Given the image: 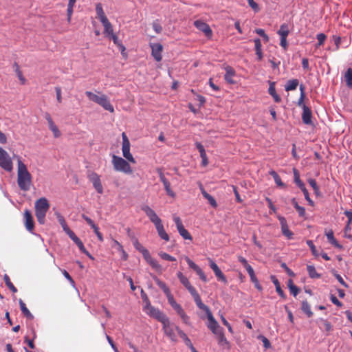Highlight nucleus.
I'll list each match as a JSON object with an SVG mask.
<instances>
[{
  "label": "nucleus",
  "instance_id": "1",
  "mask_svg": "<svg viewBox=\"0 0 352 352\" xmlns=\"http://www.w3.org/2000/svg\"><path fill=\"white\" fill-rule=\"evenodd\" d=\"M18 157L17 163V184L23 191H28L32 185V177L28 170L26 165Z\"/></svg>",
  "mask_w": 352,
  "mask_h": 352
},
{
  "label": "nucleus",
  "instance_id": "2",
  "mask_svg": "<svg viewBox=\"0 0 352 352\" xmlns=\"http://www.w3.org/2000/svg\"><path fill=\"white\" fill-rule=\"evenodd\" d=\"M197 307L204 311L206 314L207 318L208 320V323L207 324L208 328L214 333L217 334L219 331H223V329L219 326L215 318H214L210 308L204 304L203 302L199 303Z\"/></svg>",
  "mask_w": 352,
  "mask_h": 352
},
{
  "label": "nucleus",
  "instance_id": "3",
  "mask_svg": "<svg viewBox=\"0 0 352 352\" xmlns=\"http://www.w3.org/2000/svg\"><path fill=\"white\" fill-rule=\"evenodd\" d=\"M177 276L180 280L181 283L187 289V290L190 293L192 296L194 298V300L197 305H199V303L202 302V300L201 299V297L198 292H197L196 289L191 285L190 281L181 272H179L177 274Z\"/></svg>",
  "mask_w": 352,
  "mask_h": 352
},
{
  "label": "nucleus",
  "instance_id": "4",
  "mask_svg": "<svg viewBox=\"0 0 352 352\" xmlns=\"http://www.w3.org/2000/svg\"><path fill=\"white\" fill-rule=\"evenodd\" d=\"M50 209V204L45 197H41L35 202V215L38 220H43L46 212Z\"/></svg>",
  "mask_w": 352,
  "mask_h": 352
},
{
  "label": "nucleus",
  "instance_id": "5",
  "mask_svg": "<svg viewBox=\"0 0 352 352\" xmlns=\"http://www.w3.org/2000/svg\"><path fill=\"white\" fill-rule=\"evenodd\" d=\"M112 164L113 165V168L116 171L123 172L126 174H131L133 173V170L129 162H127L121 157L113 155Z\"/></svg>",
  "mask_w": 352,
  "mask_h": 352
},
{
  "label": "nucleus",
  "instance_id": "6",
  "mask_svg": "<svg viewBox=\"0 0 352 352\" xmlns=\"http://www.w3.org/2000/svg\"><path fill=\"white\" fill-rule=\"evenodd\" d=\"M144 300L146 303L145 306L144 307V311L148 315H149L151 317L155 318L160 322L166 318V316L162 312H161L158 309L155 308L154 307H153L151 305L150 301L146 296H145V298H144Z\"/></svg>",
  "mask_w": 352,
  "mask_h": 352
},
{
  "label": "nucleus",
  "instance_id": "7",
  "mask_svg": "<svg viewBox=\"0 0 352 352\" xmlns=\"http://www.w3.org/2000/svg\"><path fill=\"white\" fill-rule=\"evenodd\" d=\"M142 249H139V251L142 252L144 259L146 262L158 273H162L163 271V268L159 263L154 259L150 254L148 250L144 248L143 246H141Z\"/></svg>",
  "mask_w": 352,
  "mask_h": 352
},
{
  "label": "nucleus",
  "instance_id": "8",
  "mask_svg": "<svg viewBox=\"0 0 352 352\" xmlns=\"http://www.w3.org/2000/svg\"><path fill=\"white\" fill-rule=\"evenodd\" d=\"M0 166L6 171L10 172L12 168V162L8 153L0 147Z\"/></svg>",
  "mask_w": 352,
  "mask_h": 352
},
{
  "label": "nucleus",
  "instance_id": "9",
  "mask_svg": "<svg viewBox=\"0 0 352 352\" xmlns=\"http://www.w3.org/2000/svg\"><path fill=\"white\" fill-rule=\"evenodd\" d=\"M122 153L123 156L130 162L135 163V160L130 153V142L125 133H122Z\"/></svg>",
  "mask_w": 352,
  "mask_h": 352
},
{
  "label": "nucleus",
  "instance_id": "10",
  "mask_svg": "<svg viewBox=\"0 0 352 352\" xmlns=\"http://www.w3.org/2000/svg\"><path fill=\"white\" fill-rule=\"evenodd\" d=\"M161 322L163 325V330L165 335L168 337L171 341L176 342L177 336L174 332V326L170 322L168 318L166 317Z\"/></svg>",
  "mask_w": 352,
  "mask_h": 352
},
{
  "label": "nucleus",
  "instance_id": "11",
  "mask_svg": "<svg viewBox=\"0 0 352 352\" xmlns=\"http://www.w3.org/2000/svg\"><path fill=\"white\" fill-rule=\"evenodd\" d=\"M87 177L89 179V181L92 182L96 190L98 193L102 194L103 192V188L101 184L100 176L95 172L89 171L87 174Z\"/></svg>",
  "mask_w": 352,
  "mask_h": 352
},
{
  "label": "nucleus",
  "instance_id": "12",
  "mask_svg": "<svg viewBox=\"0 0 352 352\" xmlns=\"http://www.w3.org/2000/svg\"><path fill=\"white\" fill-rule=\"evenodd\" d=\"M185 260H186V263H188V265H189V267L190 268H192L197 273V274L199 276V278L204 282L206 283L208 281V278H207L206 276L205 275L204 272H203V270L188 256L185 257Z\"/></svg>",
  "mask_w": 352,
  "mask_h": 352
},
{
  "label": "nucleus",
  "instance_id": "13",
  "mask_svg": "<svg viewBox=\"0 0 352 352\" xmlns=\"http://www.w3.org/2000/svg\"><path fill=\"white\" fill-rule=\"evenodd\" d=\"M185 260H186V263H188V265H189V267L190 268H192L197 273V274L199 276V278L204 282L206 283L208 281V278H207L206 276L205 275L204 272H203V270L188 256L185 257Z\"/></svg>",
  "mask_w": 352,
  "mask_h": 352
},
{
  "label": "nucleus",
  "instance_id": "14",
  "mask_svg": "<svg viewBox=\"0 0 352 352\" xmlns=\"http://www.w3.org/2000/svg\"><path fill=\"white\" fill-rule=\"evenodd\" d=\"M44 117L47 121L49 129L53 132L54 138H59L61 135V133L54 122L50 114L48 112H45Z\"/></svg>",
  "mask_w": 352,
  "mask_h": 352
},
{
  "label": "nucleus",
  "instance_id": "15",
  "mask_svg": "<svg viewBox=\"0 0 352 352\" xmlns=\"http://www.w3.org/2000/svg\"><path fill=\"white\" fill-rule=\"evenodd\" d=\"M194 25L198 30L203 32L208 38H210L212 36V30L205 22L201 20H197L194 22Z\"/></svg>",
  "mask_w": 352,
  "mask_h": 352
},
{
  "label": "nucleus",
  "instance_id": "16",
  "mask_svg": "<svg viewBox=\"0 0 352 352\" xmlns=\"http://www.w3.org/2000/svg\"><path fill=\"white\" fill-rule=\"evenodd\" d=\"M157 172L159 174V176H160V180L162 181V182L163 183L164 186V188H165V190L167 192V194L172 197H174L175 196V192L171 190L170 188V182L166 179L163 172H162V168H157Z\"/></svg>",
  "mask_w": 352,
  "mask_h": 352
},
{
  "label": "nucleus",
  "instance_id": "17",
  "mask_svg": "<svg viewBox=\"0 0 352 352\" xmlns=\"http://www.w3.org/2000/svg\"><path fill=\"white\" fill-rule=\"evenodd\" d=\"M210 267L213 270L216 277L219 280L223 282L224 283H227V279L223 273L219 269L218 265L212 260L209 259Z\"/></svg>",
  "mask_w": 352,
  "mask_h": 352
},
{
  "label": "nucleus",
  "instance_id": "18",
  "mask_svg": "<svg viewBox=\"0 0 352 352\" xmlns=\"http://www.w3.org/2000/svg\"><path fill=\"white\" fill-rule=\"evenodd\" d=\"M151 54L157 62L160 61L162 58V52L163 50V46L160 43H151Z\"/></svg>",
  "mask_w": 352,
  "mask_h": 352
},
{
  "label": "nucleus",
  "instance_id": "19",
  "mask_svg": "<svg viewBox=\"0 0 352 352\" xmlns=\"http://www.w3.org/2000/svg\"><path fill=\"white\" fill-rule=\"evenodd\" d=\"M303 111L302 113V122L307 125H313V122L311 120L312 113L309 107L303 104Z\"/></svg>",
  "mask_w": 352,
  "mask_h": 352
},
{
  "label": "nucleus",
  "instance_id": "20",
  "mask_svg": "<svg viewBox=\"0 0 352 352\" xmlns=\"http://www.w3.org/2000/svg\"><path fill=\"white\" fill-rule=\"evenodd\" d=\"M154 222H155V228L157 231L159 236L162 239H163L166 241H168L170 239L169 236L167 234V232H166V230H164V226L162 224V221H154Z\"/></svg>",
  "mask_w": 352,
  "mask_h": 352
},
{
  "label": "nucleus",
  "instance_id": "21",
  "mask_svg": "<svg viewBox=\"0 0 352 352\" xmlns=\"http://www.w3.org/2000/svg\"><path fill=\"white\" fill-rule=\"evenodd\" d=\"M176 226L179 234L186 240H192V238L188 231L184 228L182 221H176Z\"/></svg>",
  "mask_w": 352,
  "mask_h": 352
},
{
  "label": "nucleus",
  "instance_id": "22",
  "mask_svg": "<svg viewBox=\"0 0 352 352\" xmlns=\"http://www.w3.org/2000/svg\"><path fill=\"white\" fill-rule=\"evenodd\" d=\"M175 311L177 313V314L181 317L182 320L185 324H190V318L189 316L186 315L184 310L182 307V306L179 304H177L173 307Z\"/></svg>",
  "mask_w": 352,
  "mask_h": 352
},
{
  "label": "nucleus",
  "instance_id": "23",
  "mask_svg": "<svg viewBox=\"0 0 352 352\" xmlns=\"http://www.w3.org/2000/svg\"><path fill=\"white\" fill-rule=\"evenodd\" d=\"M325 235L327 236L328 242L333 245L334 247L342 250L343 249V246L340 245L337 240L335 239L333 236V232L331 230H327L325 232Z\"/></svg>",
  "mask_w": 352,
  "mask_h": 352
},
{
  "label": "nucleus",
  "instance_id": "24",
  "mask_svg": "<svg viewBox=\"0 0 352 352\" xmlns=\"http://www.w3.org/2000/svg\"><path fill=\"white\" fill-rule=\"evenodd\" d=\"M98 104L111 113L114 112L113 107L111 104L109 100L107 98V96L104 94H102V98Z\"/></svg>",
  "mask_w": 352,
  "mask_h": 352
},
{
  "label": "nucleus",
  "instance_id": "25",
  "mask_svg": "<svg viewBox=\"0 0 352 352\" xmlns=\"http://www.w3.org/2000/svg\"><path fill=\"white\" fill-rule=\"evenodd\" d=\"M175 327L179 336H180V338H182L183 340L184 341L186 345L188 346L192 352H194L195 351L194 349H196L193 346L190 340L188 338L187 335L182 330H181L178 327Z\"/></svg>",
  "mask_w": 352,
  "mask_h": 352
},
{
  "label": "nucleus",
  "instance_id": "26",
  "mask_svg": "<svg viewBox=\"0 0 352 352\" xmlns=\"http://www.w3.org/2000/svg\"><path fill=\"white\" fill-rule=\"evenodd\" d=\"M234 75H235L234 69L230 66H227L226 67V74L224 76L225 80L229 84H234L235 81L232 79V77Z\"/></svg>",
  "mask_w": 352,
  "mask_h": 352
},
{
  "label": "nucleus",
  "instance_id": "27",
  "mask_svg": "<svg viewBox=\"0 0 352 352\" xmlns=\"http://www.w3.org/2000/svg\"><path fill=\"white\" fill-rule=\"evenodd\" d=\"M101 23L104 26V34H105L107 37L114 34L113 26L108 19L104 20Z\"/></svg>",
  "mask_w": 352,
  "mask_h": 352
},
{
  "label": "nucleus",
  "instance_id": "28",
  "mask_svg": "<svg viewBox=\"0 0 352 352\" xmlns=\"http://www.w3.org/2000/svg\"><path fill=\"white\" fill-rule=\"evenodd\" d=\"M281 230L283 234L288 239H293L294 233L289 229L286 221H281Z\"/></svg>",
  "mask_w": 352,
  "mask_h": 352
},
{
  "label": "nucleus",
  "instance_id": "29",
  "mask_svg": "<svg viewBox=\"0 0 352 352\" xmlns=\"http://www.w3.org/2000/svg\"><path fill=\"white\" fill-rule=\"evenodd\" d=\"M110 38H111L114 43L115 45H116L119 49L121 50V53L123 56H126V54L125 52V47L122 45V42L118 39V37L115 34H112L109 36Z\"/></svg>",
  "mask_w": 352,
  "mask_h": 352
},
{
  "label": "nucleus",
  "instance_id": "30",
  "mask_svg": "<svg viewBox=\"0 0 352 352\" xmlns=\"http://www.w3.org/2000/svg\"><path fill=\"white\" fill-rule=\"evenodd\" d=\"M271 279L272 280V283H274V285L276 287V292L278 294V295L281 298H283V299H285L286 298V295L285 294L283 290L281 289L280 285V283L278 280V279L274 276H272L271 277Z\"/></svg>",
  "mask_w": 352,
  "mask_h": 352
},
{
  "label": "nucleus",
  "instance_id": "31",
  "mask_svg": "<svg viewBox=\"0 0 352 352\" xmlns=\"http://www.w3.org/2000/svg\"><path fill=\"white\" fill-rule=\"evenodd\" d=\"M254 45H255V51L256 54L257 55V58L258 60H261L263 58V52L261 50V42L260 38H255L254 40Z\"/></svg>",
  "mask_w": 352,
  "mask_h": 352
},
{
  "label": "nucleus",
  "instance_id": "32",
  "mask_svg": "<svg viewBox=\"0 0 352 352\" xmlns=\"http://www.w3.org/2000/svg\"><path fill=\"white\" fill-rule=\"evenodd\" d=\"M301 310L307 316V317L310 318L313 316V312L311 309V305L307 302V300H303L301 303Z\"/></svg>",
  "mask_w": 352,
  "mask_h": 352
},
{
  "label": "nucleus",
  "instance_id": "33",
  "mask_svg": "<svg viewBox=\"0 0 352 352\" xmlns=\"http://www.w3.org/2000/svg\"><path fill=\"white\" fill-rule=\"evenodd\" d=\"M96 12L98 18L100 20V22L103 21L104 20L108 19L103 11L102 6L100 3H98L96 4Z\"/></svg>",
  "mask_w": 352,
  "mask_h": 352
},
{
  "label": "nucleus",
  "instance_id": "34",
  "mask_svg": "<svg viewBox=\"0 0 352 352\" xmlns=\"http://www.w3.org/2000/svg\"><path fill=\"white\" fill-rule=\"evenodd\" d=\"M153 278L155 280V283L158 285V287L160 289L163 290L166 296L171 293L169 288L167 287L165 283H164L157 277H154Z\"/></svg>",
  "mask_w": 352,
  "mask_h": 352
},
{
  "label": "nucleus",
  "instance_id": "35",
  "mask_svg": "<svg viewBox=\"0 0 352 352\" xmlns=\"http://www.w3.org/2000/svg\"><path fill=\"white\" fill-rule=\"evenodd\" d=\"M19 305H20L21 310L22 313L23 314V315L28 318L32 319L33 318L32 314L29 311V309L27 308L25 304L23 302V301L21 299L19 300Z\"/></svg>",
  "mask_w": 352,
  "mask_h": 352
},
{
  "label": "nucleus",
  "instance_id": "36",
  "mask_svg": "<svg viewBox=\"0 0 352 352\" xmlns=\"http://www.w3.org/2000/svg\"><path fill=\"white\" fill-rule=\"evenodd\" d=\"M299 81L298 79L289 80L285 85V90L287 91L294 90L297 88Z\"/></svg>",
  "mask_w": 352,
  "mask_h": 352
},
{
  "label": "nucleus",
  "instance_id": "37",
  "mask_svg": "<svg viewBox=\"0 0 352 352\" xmlns=\"http://www.w3.org/2000/svg\"><path fill=\"white\" fill-rule=\"evenodd\" d=\"M294 172V182L296 184V185L300 188H304L305 187L304 183L300 180V174L298 170L296 168H293Z\"/></svg>",
  "mask_w": 352,
  "mask_h": 352
},
{
  "label": "nucleus",
  "instance_id": "38",
  "mask_svg": "<svg viewBox=\"0 0 352 352\" xmlns=\"http://www.w3.org/2000/svg\"><path fill=\"white\" fill-rule=\"evenodd\" d=\"M307 272L309 274V276L311 278H319L321 277V275L318 273H317L316 268L314 265H307Z\"/></svg>",
  "mask_w": 352,
  "mask_h": 352
},
{
  "label": "nucleus",
  "instance_id": "39",
  "mask_svg": "<svg viewBox=\"0 0 352 352\" xmlns=\"http://www.w3.org/2000/svg\"><path fill=\"white\" fill-rule=\"evenodd\" d=\"M270 175L273 177L274 182H276L278 186L281 188H285L286 186L285 184L281 181L280 176L277 174L276 171H270Z\"/></svg>",
  "mask_w": 352,
  "mask_h": 352
},
{
  "label": "nucleus",
  "instance_id": "40",
  "mask_svg": "<svg viewBox=\"0 0 352 352\" xmlns=\"http://www.w3.org/2000/svg\"><path fill=\"white\" fill-rule=\"evenodd\" d=\"M143 210L147 214L150 220H160V219L158 218L155 212L149 207L145 206L143 208Z\"/></svg>",
  "mask_w": 352,
  "mask_h": 352
},
{
  "label": "nucleus",
  "instance_id": "41",
  "mask_svg": "<svg viewBox=\"0 0 352 352\" xmlns=\"http://www.w3.org/2000/svg\"><path fill=\"white\" fill-rule=\"evenodd\" d=\"M76 0H69V3L67 5V21L68 23H70L71 21V17L73 13V9L74 6L76 3Z\"/></svg>",
  "mask_w": 352,
  "mask_h": 352
},
{
  "label": "nucleus",
  "instance_id": "42",
  "mask_svg": "<svg viewBox=\"0 0 352 352\" xmlns=\"http://www.w3.org/2000/svg\"><path fill=\"white\" fill-rule=\"evenodd\" d=\"M216 335L218 336V337H219V339H218L219 344L221 346H226L227 348H229V342L224 336L223 330L221 331H219V333H218Z\"/></svg>",
  "mask_w": 352,
  "mask_h": 352
},
{
  "label": "nucleus",
  "instance_id": "43",
  "mask_svg": "<svg viewBox=\"0 0 352 352\" xmlns=\"http://www.w3.org/2000/svg\"><path fill=\"white\" fill-rule=\"evenodd\" d=\"M85 94L89 98V99L90 100L97 103L98 104H99V102L102 98V95L98 96L89 91H86Z\"/></svg>",
  "mask_w": 352,
  "mask_h": 352
},
{
  "label": "nucleus",
  "instance_id": "44",
  "mask_svg": "<svg viewBox=\"0 0 352 352\" xmlns=\"http://www.w3.org/2000/svg\"><path fill=\"white\" fill-rule=\"evenodd\" d=\"M3 280L6 283V285L13 292L16 293L17 289L14 287V285L11 282L10 277L8 274H4L3 276Z\"/></svg>",
  "mask_w": 352,
  "mask_h": 352
},
{
  "label": "nucleus",
  "instance_id": "45",
  "mask_svg": "<svg viewBox=\"0 0 352 352\" xmlns=\"http://www.w3.org/2000/svg\"><path fill=\"white\" fill-rule=\"evenodd\" d=\"M344 78L346 81V84L347 87L351 88L352 87V69L349 68L345 74H344Z\"/></svg>",
  "mask_w": 352,
  "mask_h": 352
},
{
  "label": "nucleus",
  "instance_id": "46",
  "mask_svg": "<svg viewBox=\"0 0 352 352\" xmlns=\"http://www.w3.org/2000/svg\"><path fill=\"white\" fill-rule=\"evenodd\" d=\"M305 87L303 85H300V96L298 101V106L302 107L303 108V103L305 98Z\"/></svg>",
  "mask_w": 352,
  "mask_h": 352
},
{
  "label": "nucleus",
  "instance_id": "47",
  "mask_svg": "<svg viewBox=\"0 0 352 352\" xmlns=\"http://www.w3.org/2000/svg\"><path fill=\"white\" fill-rule=\"evenodd\" d=\"M278 34L280 37H287L289 34L288 25L285 23L281 25L280 30L278 31Z\"/></svg>",
  "mask_w": 352,
  "mask_h": 352
},
{
  "label": "nucleus",
  "instance_id": "48",
  "mask_svg": "<svg viewBox=\"0 0 352 352\" xmlns=\"http://www.w3.org/2000/svg\"><path fill=\"white\" fill-rule=\"evenodd\" d=\"M292 202L295 208L296 209V210L298 212L300 217H304L305 214V208L303 207L300 206L294 198L292 199Z\"/></svg>",
  "mask_w": 352,
  "mask_h": 352
},
{
  "label": "nucleus",
  "instance_id": "49",
  "mask_svg": "<svg viewBox=\"0 0 352 352\" xmlns=\"http://www.w3.org/2000/svg\"><path fill=\"white\" fill-rule=\"evenodd\" d=\"M89 223H90V225H91V228H93L94 232L97 235V237H98V240L100 241H103V236H102V233L99 231L98 227L96 224H94L93 221H89Z\"/></svg>",
  "mask_w": 352,
  "mask_h": 352
},
{
  "label": "nucleus",
  "instance_id": "50",
  "mask_svg": "<svg viewBox=\"0 0 352 352\" xmlns=\"http://www.w3.org/2000/svg\"><path fill=\"white\" fill-rule=\"evenodd\" d=\"M14 67H15V72L21 80V83L23 85L25 82V78L23 76L22 72L20 70L19 66L16 63H14Z\"/></svg>",
  "mask_w": 352,
  "mask_h": 352
},
{
  "label": "nucleus",
  "instance_id": "51",
  "mask_svg": "<svg viewBox=\"0 0 352 352\" xmlns=\"http://www.w3.org/2000/svg\"><path fill=\"white\" fill-rule=\"evenodd\" d=\"M332 274L334 275L336 278L338 280V282L343 285L344 287L348 288V284L344 280L342 277L337 273L336 270H332Z\"/></svg>",
  "mask_w": 352,
  "mask_h": 352
},
{
  "label": "nucleus",
  "instance_id": "52",
  "mask_svg": "<svg viewBox=\"0 0 352 352\" xmlns=\"http://www.w3.org/2000/svg\"><path fill=\"white\" fill-rule=\"evenodd\" d=\"M308 182L309 185L313 188L314 192L318 195L320 193L319 188L317 185L316 181L314 179H308Z\"/></svg>",
  "mask_w": 352,
  "mask_h": 352
},
{
  "label": "nucleus",
  "instance_id": "53",
  "mask_svg": "<svg viewBox=\"0 0 352 352\" xmlns=\"http://www.w3.org/2000/svg\"><path fill=\"white\" fill-rule=\"evenodd\" d=\"M159 256L164 260H166V261H176V258L172 256H170V254L166 253V252H161L159 253Z\"/></svg>",
  "mask_w": 352,
  "mask_h": 352
},
{
  "label": "nucleus",
  "instance_id": "54",
  "mask_svg": "<svg viewBox=\"0 0 352 352\" xmlns=\"http://www.w3.org/2000/svg\"><path fill=\"white\" fill-rule=\"evenodd\" d=\"M307 244L308 245V246L311 249V251L313 255L315 256H318L319 254H318V251L316 250V248L314 245L313 241H311V240H307Z\"/></svg>",
  "mask_w": 352,
  "mask_h": 352
},
{
  "label": "nucleus",
  "instance_id": "55",
  "mask_svg": "<svg viewBox=\"0 0 352 352\" xmlns=\"http://www.w3.org/2000/svg\"><path fill=\"white\" fill-rule=\"evenodd\" d=\"M76 245L78 247V248L82 253L87 255L89 258H91L92 259L94 258L92 257V256L90 254V253L86 250V248H85V246L81 241L78 243H77Z\"/></svg>",
  "mask_w": 352,
  "mask_h": 352
},
{
  "label": "nucleus",
  "instance_id": "56",
  "mask_svg": "<svg viewBox=\"0 0 352 352\" xmlns=\"http://www.w3.org/2000/svg\"><path fill=\"white\" fill-rule=\"evenodd\" d=\"M115 243L118 245V250L120 251L122 254V258L126 261L128 258V254L126 253V252L124 250L123 247L122 245L118 243L117 241H115Z\"/></svg>",
  "mask_w": 352,
  "mask_h": 352
},
{
  "label": "nucleus",
  "instance_id": "57",
  "mask_svg": "<svg viewBox=\"0 0 352 352\" xmlns=\"http://www.w3.org/2000/svg\"><path fill=\"white\" fill-rule=\"evenodd\" d=\"M327 36L324 34L320 33L317 35V39L318 41V43L316 45V47L320 46L323 45Z\"/></svg>",
  "mask_w": 352,
  "mask_h": 352
},
{
  "label": "nucleus",
  "instance_id": "58",
  "mask_svg": "<svg viewBox=\"0 0 352 352\" xmlns=\"http://www.w3.org/2000/svg\"><path fill=\"white\" fill-rule=\"evenodd\" d=\"M204 195L206 198L208 199L209 203L210 204L211 206H212L213 207H216L217 206V202L214 199V198L211 196L210 195L208 194L207 192H204Z\"/></svg>",
  "mask_w": 352,
  "mask_h": 352
},
{
  "label": "nucleus",
  "instance_id": "59",
  "mask_svg": "<svg viewBox=\"0 0 352 352\" xmlns=\"http://www.w3.org/2000/svg\"><path fill=\"white\" fill-rule=\"evenodd\" d=\"M255 32H256V34H258V35L262 36L265 42H268L269 41V36L265 33L264 30H263V29H256Z\"/></svg>",
  "mask_w": 352,
  "mask_h": 352
},
{
  "label": "nucleus",
  "instance_id": "60",
  "mask_svg": "<svg viewBox=\"0 0 352 352\" xmlns=\"http://www.w3.org/2000/svg\"><path fill=\"white\" fill-rule=\"evenodd\" d=\"M300 190L302 191L306 200L309 202V204L311 206H313V204H314L313 201L310 199L309 192H308V190H307V188L305 187L304 188H302Z\"/></svg>",
  "mask_w": 352,
  "mask_h": 352
},
{
  "label": "nucleus",
  "instance_id": "61",
  "mask_svg": "<svg viewBox=\"0 0 352 352\" xmlns=\"http://www.w3.org/2000/svg\"><path fill=\"white\" fill-rule=\"evenodd\" d=\"M260 338L263 343V346L265 349H269L271 346L270 342L266 337L261 336H260Z\"/></svg>",
  "mask_w": 352,
  "mask_h": 352
},
{
  "label": "nucleus",
  "instance_id": "62",
  "mask_svg": "<svg viewBox=\"0 0 352 352\" xmlns=\"http://www.w3.org/2000/svg\"><path fill=\"white\" fill-rule=\"evenodd\" d=\"M221 320L222 323L228 328V331L232 333H233L232 328L231 325L230 324V323L227 321V320L223 316H221Z\"/></svg>",
  "mask_w": 352,
  "mask_h": 352
},
{
  "label": "nucleus",
  "instance_id": "63",
  "mask_svg": "<svg viewBox=\"0 0 352 352\" xmlns=\"http://www.w3.org/2000/svg\"><path fill=\"white\" fill-rule=\"evenodd\" d=\"M166 297L169 304L171 305L172 307H173L175 305L177 304V302L175 300L174 297L171 293L166 295Z\"/></svg>",
  "mask_w": 352,
  "mask_h": 352
},
{
  "label": "nucleus",
  "instance_id": "64",
  "mask_svg": "<svg viewBox=\"0 0 352 352\" xmlns=\"http://www.w3.org/2000/svg\"><path fill=\"white\" fill-rule=\"evenodd\" d=\"M249 6L255 11L258 12L259 10L258 5L254 2V0H248Z\"/></svg>",
  "mask_w": 352,
  "mask_h": 352
}]
</instances>
